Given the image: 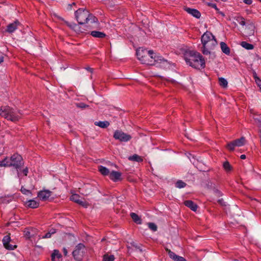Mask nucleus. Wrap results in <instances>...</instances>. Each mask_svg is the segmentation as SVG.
Returning a JSON list of instances; mask_svg holds the SVG:
<instances>
[{
    "instance_id": "obj_32",
    "label": "nucleus",
    "mask_w": 261,
    "mask_h": 261,
    "mask_svg": "<svg viewBox=\"0 0 261 261\" xmlns=\"http://www.w3.org/2000/svg\"><path fill=\"white\" fill-rule=\"evenodd\" d=\"M223 167L226 171H229L231 169V166L228 162L223 163Z\"/></svg>"
},
{
    "instance_id": "obj_17",
    "label": "nucleus",
    "mask_w": 261,
    "mask_h": 261,
    "mask_svg": "<svg viewBox=\"0 0 261 261\" xmlns=\"http://www.w3.org/2000/svg\"><path fill=\"white\" fill-rule=\"evenodd\" d=\"M19 25V22L18 21H15L14 22L9 24L7 26V29L6 31L9 33H13L15 30H16L18 26Z\"/></svg>"
},
{
    "instance_id": "obj_18",
    "label": "nucleus",
    "mask_w": 261,
    "mask_h": 261,
    "mask_svg": "<svg viewBox=\"0 0 261 261\" xmlns=\"http://www.w3.org/2000/svg\"><path fill=\"white\" fill-rule=\"evenodd\" d=\"M186 206L191 208L192 211L196 212L197 208V205L191 200H186L184 202Z\"/></svg>"
},
{
    "instance_id": "obj_42",
    "label": "nucleus",
    "mask_w": 261,
    "mask_h": 261,
    "mask_svg": "<svg viewBox=\"0 0 261 261\" xmlns=\"http://www.w3.org/2000/svg\"><path fill=\"white\" fill-rule=\"evenodd\" d=\"M4 61V57L3 55H0V63L3 62Z\"/></svg>"
},
{
    "instance_id": "obj_27",
    "label": "nucleus",
    "mask_w": 261,
    "mask_h": 261,
    "mask_svg": "<svg viewBox=\"0 0 261 261\" xmlns=\"http://www.w3.org/2000/svg\"><path fill=\"white\" fill-rule=\"evenodd\" d=\"M114 255H109L108 254H105L103 256V261H114L115 259Z\"/></svg>"
},
{
    "instance_id": "obj_7",
    "label": "nucleus",
    "mask_w": 261,
    "mask_h": 261,
    "mask_svg": "<svg viewBox=\"0 0 261 261\" xmlns=\"http://www.w3.org/2000/svg\"><path fill=\"white\" fill-rule=\"evenodd\" d=\"M246 143V140L245 137H242L240 139H236L228 143L226 146V148L232 151L234 150L235 147H241L244 146Z\"/></svg>"
},
{
    "instance_id": "obj_35",
    "label": "nucleus",
    "mask_w": 261,
    "mask_h": 261,
    "mask_svg": "<svg viewBox=\"0 0 261 261\" xmlns=\"http://www.w3.org/2000/svg\"><path fill=\"white\" fill-rule=\"evenodd\" d=\"M71 29H73L75 31L79 32H82L78 30V29L79 28V25H77L75 23H73L72 24L68 25Z\"/></svg>"
},
{
    "instance_id": "obj_23",
    "label": "nucleus",
    "mask_w": 261,
    "mask_h": 261,
    "mask_svg": "<svg viewBox=\"0 0 261 261\" xmlns=\"http://www.w3.org/2000/svg\"><path fill=\"white\" fill-rule=\"evenodd\" d=\"M94 124L96 126H98L99 127L101 128H107L110 125L109 122L108 121H98V122H95Z\"/></svg>"
},
{
    "instance_id": "obj_11",
    "label": "nucleus",
    "mask_w": 261,
    "mask_h": 261,
    "mask_svg": "<svg viewBox=\"0 0 261 261\" xmlns=\"http://www.w3.org/2000/svg\"><path fill=\"white\" fill-rule=\"evenodd\" d=\"M70 200L83 206L84 207H87L89 205V203L85 200H84L78 194H73L70 198Z\"/></svg>"
},
{
    "instance_id": "obj_47",
    "label": "nucleus",
    "mask_w": 261,
    "mask_h": 261,
    "mask_svg": "<svg viewBox=\"0 0 261 261\" xmlns=\"http://www.w3.org/2000/svg\"><path fill=\"white\" fill-rule=\"evenodd\" d=\"M261 2V0H259Z\"/></svg>"
},
{
    "instance_id": "obj_15",
    "label": "nucleus",
    "mask_w": 261,
    "mask_h": 261,
    "mask_svg": "<svg viewBox=\"0 0 261 261\" xmlns=\"http://www.w3.org/2000/svg\"><path fill=\"white\" fill-rule=\"evenodd\" d=\"M110 178L113 181H117L121 180V173L119 172L113 171L109 175Z\"/></svg>"
},
{
    "instance_id": "obj_29",
    "label": "nucleus",
    "mask_w": 261,
    "mask_h": 261,
    "mask_svg": "<svg viewBox=\"0 0 261 261\" xmlns=\"http://www.w3.org/2000/svg\"><path fill=\"white\" fill-rule=\"evenodd\" d=\"M241 44L242 47L247 49H252L253 48V45L252 44L248 43L245 41L242 42Z\"/></svg>"
},
{
    "instance_id": "obj_43",
    "label": "nucleus",
    "mask_w": 261,
    "mask_h": 261,
    "mask_svg": "<svg viewBox=\"0 0 261 261\" xmlns=\"http://www.w3.org/2000/svg\"><path fill=\"white\" fill-rule=\"evenodd\" d=\"M241 159L242 160H244L246 159V155L245 154H242L240 156Z\"/></svg>"
},
{
    "instance_id": "obj_4",
    "label": "nucleus",
    "mask_w": 261,
    "mask_h": 261,
    "mask_svg": "<svg viewBox=\"0 0 261 261\" xmlns=\"http://www.w3.org/2000/svg\"><path fill=\"white\" fill-rule=\"evenodd\" d=\"M0 116L8 120L16 122L21 118L22 114L20 111L9 106H2L0 108Z\"/></svg>"
},
{
    "instance_id": "obj_16",
    "label": "nucleus",
    "mask_w": 261,
    "mask_h": 261,
    "mask_svg": "<svg viewBox=\"0 0 261 261\" xmlns=\"http://www.w3.org/2000/svg\"><path fill=\"white\" fill-rule=\"evenodd\" d=\"M184 10L189 14L196 18H199L201 16V14L199 11L195 9H192L188 7H185Z\"/></svg>"
},
{
    "instance_id": "obj_19",
    "label": "nucleus",
    "mask_w": 261,
    "mask_h": 261,
    "mask_svg": "<svg viewBox=\"0 0 261 261\" xmlns=\"http://www.w3.org/2000/svg\"><path fill=\"white\" fill-rule=\"evenodd\" d=\"M39 205V203L35 200H30L27 202V206L32 208H37Z\"/></svg>"
},
{
    "instance_id": "obj_14",
    "label": "nucleus",
    "mask_w": 261,
    "mask_h": 261,
    "mask_svg": "<svg viewBox=\"0 0 261 261\" xmlns=\"http://www.w3.org/2000/svg\"><path fill=\"white\" fill-rule=\"evenodd\" d=\"M167 252L170 257L174 261H187L186 259L182 256L175 254V253L171 251L170 249H167Z\"/></svg>"
},
{
    "instance_id": "obj_39",
    "label": "nucleus",
    "mask_w": 261,
    "mask_h": 261,
    "mask_svg": "<svg viewBox=\"0 0 261 261\" xmlns=\"http://www.w3.org/2000/svg\"><path fill=\"white\" fill-rule=\"evenodd\" d=\"M244 2L247 5H251L252 3V0H244Z\"/></svg>"
},
{
    "instance_id": "obj_20",
    "label": "nucleus",
    "mask_w": 261,
    "mask_h": 261,
    "mask_svg": "<svg viewBox=\"0 0 261 261\" xmlns=\"http://www.w3.org/2000/svg\"><path fill=\"white\" fill-rule=\"evenodd\" d=\"M91 35L95 38H102L106 37V34L99 31H92L90 33Z\"/></svg>"
},
{
    "instance_id": "obj_45",
    "label": "nucleus",
    "mask_w": 261,
    "mask_h": 261,
    "mask_svg": "<svg viewBox=\"0 0 261 261\" xmlns=\"http://www.w3.org/2000/svg\"><path fill=\"white\" fill-rule=\"evenodd\" d=\"M87 69H88L89 71H90V72H92V68H88Z\"/></svg>"
},
{
    "instance_id": "obj_9",
    "label": "nucleus",
    "mask_w": 261,
    "mask_h": 261,
    "mask_svg": "<svg viewBox=\"0 0 261 261\" xmlns=\"http://www.w3.org/2000/svg\"><path fill=\"white\" fill-rule=\"evenodd\" d=\"M113 137L121 142H127L132 138L131 136L119 130H116L114 132Z\"/></svg>"
},
{
    "instance_id": "obj_26",
    "label": "nucleus",
    "mask_w": 261,
    "mask_h": 261,
    "mask_svg": "<svg viewBox=\"0 0 261 261\" xmlns=\"http://www.w3.org/2000/svg\"><path fill=\"white\" fill-rule=\"evenodd\" d=\"M130 216L135 222H136L137 224L141 223V219L139 218V217L136 214H135L134 213H132L130 214Z\"/></svg>"
},
{
    "instance_id": "obj_38",
    "label": "nucleus",
    "mask_w": 261,
    "mask_h": 261,
    "mask_svg": "<svg viewBox=\"0 0 261 261\" xmlns=\"http://www.w3.org/2000/svg\"><path fill=\"white\" fill-rule=\"evenodd\" d=\"M239 23L242 25H245V21L243 18H241V21L239 22Z\"/></svg>"
},
{
    "instance_id": "obj_10",
    "label": "nucleus",
    "mask_w": 261,
    "mask_h": 261,
    "mask_svg": "<svg viewBox=\"0 0 261 261\" xmlns=\"http://www.w3.org/2000/svg\"><path fill=\"white\" fill-rule=\"evenodd\" d=\"M12 241L11 239L10 234L5 236L3 239V243L4 247L9 250H13L17 248L16 245L12 244Z\"/></svg>"
},
{
    "instance_id": "obj_21",
    "label": "nucleus",
    "mask_w": 261,
    "mask_h": 261,
    "mask_svg": "<svg viewBox=\"0 0 261 261\" xmlns=\"http://www.w3.org/2000/svg\"><path fill=\"white\" fill-rule=\"evenodd\" d=\"M220 46L222 51L224 54L226 55H229L230 54V49L225 43L221 42L220 43Z\"/></svg>"
},
{
    "instance_id": "obj_31",
    "label": "nucleus",
    "mask_w": 261,
    "mask_h": 261,
    "mask_svg": "<svg viewBox=\"0 0 261 261\" xmlns=\"http://www.w3.org/2000/svg\"><path fill=\"white\" fill-rule=\"evenodd\" d=\"M186 184L181 180H178L175 184L176 187L178 188H184L186 186Z\"/></svg>"
},
{
    "instance_id": "obj_33",
    "label": "nucleus",
    "mask_w": 261,
    "mask_h": 261,
    "mask_svg": "<svg viewBox=\"0 0 261 261\" xmlns=\"http://www.w3.org/2000/svg\"><path fill=\"white\" fill-rule=\"evenodd\" d=\"M149 228L152 230L155 231L157 230L156 225L153 223H148Z\"/></svg>"
},
{
    "instance_id": "obj_30",
    "label": "nucleus",
    "mask_w": 261,
    "mask_h": 261,
    "mask_svg": "<svg viewBox=\"0 0 261 261\" xmlns=\"http://www.w3.org/2000/svg\"><path fill=\"white\" fill-rule=\"evenodd\" d=\"M253 77L255 80V83L259 87L261 90V80L257 76V74L256 72L253 73Z\"/></svg>"
},
{
    "instance_id": "obj_28",
    "label": "nucleus",
    "mask_w": 261,
    "mask_h": 261,
    "mask_svg": "<svg viewBox=\"0 0 261 261\" xmlns=\"http://www.w3.org/2000/svg\"><path fill=\"white\" fill-rule=\"evenodd\" d=\"M219 83L220 85L223 88L227 87V81L223 77L219 78Z\"/></svg>"
},
{
    "instance_id": "obj_41",
    "label": "nucleus",
    "mask_w": 261,
    "mask_h": 261,
    "mask_svg": "<svg viewBox=\"0 0 261 261\" xmlns=\"http://www.w3.org/2000/svg\"><path fill=\"white\" fill-rule=\"evenodd\" d=\"M63 253H64L65 256H66L67 255V253H68L67 250L66 248H63Z\"/></svg>"
},
{
    "instance_id": "obj_2",
    "label": "nucleus",
    "mask_w": 261,
    "mask_h": 261,
    "mask_svg": "<svg viewBox=\"0 0 261 261\" xmlns=\"http://www.w3.org/2000/svg\"><path fill=\"white\" fill-rule=\"evenodd\" d=\"M185 60L190 66L196 69H202L205 67V60L200 53L195 51H189L185 54Z\"/></svg>"
},
{
    "instance_id": "obj_40",
    "label": "nucleus",
    "mask_w": 261,
    "mask_h": 261,
    "mask_svg": "<svg viewBox=\"0 0 261 261\" xmlns=\"http://www.w3.org/2000/svg\"><path fill=\"white\" fill-rule=\"evenodd\" d=\"M22 172L25 176H27L28 173V169L27 168H25L23 170Z\"/></svg>"
},
{
    "instance_id": "obj_6",
    "label": "nucleus",
    "mask_w": 261,
    "mask_h": 261,
    "mask_svg": "<svg viewBox=\"0 0 261 261\" xmlns=\"http://www.w3.org/2000/svg\"><path fill=\"white\" fill-rule=\"evenodd\" d=\"M75 16L76 20L80 24L87 23L88 21L95 22L96 18L91 14L87 9L80 8L75 12Z\"/></svg>"
},
{
    "instance_id": "obj_12",
    "label": "nucleus",
    "mask_w": 261,
    "mask_h": 261,
    "mask_svg": "<svg viewBox=\"0 0 261 261\" xmlns=\"http://www.w3.org/2000/svg\"><path fill=\"white\" fill-rule=\"evenodd\" d=\"M250 111H251V114H252V117L255 121V123L258 128L259 136H260V135H261V114H258L256 113H253V110H251Z\"/></svg>"
},
{
    "instance_id": "obj_37",
    "label": "nucleus",
    "mask_w": 261,
    "mask_h": 261,
    "mask_svg": "<svg viewBox=\"0 0 261 261\" xmlns=\"http://www.w3.org/2000/svg\"><path fill=\"white\" fill-rule=\"evenodd\" d=\"M207 5L214 8L216 10L219 11V9L217 8V5L216 4L214 3H208Z\"/></svg>"
},
{
    "instance_id": "obj_8",
    "label": "nucleus",
    "mask_w": 261,
    "mask_h": 261,
    "mask_svg": "<svg viewBox=\"0 0 261 261\" xmlns=\"http://www.w3.org/2000/svg\"><path fill=\"white\" fill-rule=\"evenodd\" d=\"M85 252V246L82 244H78L72 252L73 256L77 261H81Z\"/></svg>"
},
{
    "instance_id": "obj_46",
    "label": "nucleus",
    "mask_w": 261,
    "mask_h": 261,
    "mask_svg": "<svg viewBox=\"0 0 261 261\" xmlns=\"http://www.w3.org/2000/svg\"><path fill=\"white\" fill-rule=\"evenodd\" d=\"M75 5V3H72V5Z\"/></svg>"
},
{
    "instance_id": "obj_3",
    "label": "nucleus",
    "mask_w": 261,
    "mask_h": 261,
    "mask_svg": "<svg viewBox=\"0 0 261 261\" xmlns=\"http://www.w3.org/2000/svg\"><path fill=\"white\" fill-rule=\"evenodd\" d=\"M136 54L138 59L143 63L147 65H153L156 61V56L151 50L139 48L137 50Z\"/></svg>"
},
{
    "instance_id": "obj_22",
    "label": "nucleus",
    "mask_w": 261,
    "mask_h": 261,
    "mask_svg": "<svg viewBox=\"0 0 261 261\" xmlns=\"http://www.w3.org/2000/svg\"><path fill=\"white\" fill-rule=\"evenodd\" d=\"M128 160L132 161H135L137 162H141L143 161V158L138 154H135L132 156L128 157Z\"/></svg>"
},
{
    "instance_id": "obj_44",
    "label": "nucleus",
    "mask_w": 261,
    "mask_h": 261,
    "mask_svg": "<svg viewBox=\"0 0 261 261\" xmlns=\"http://www.w3.org/2000/svg\"><path fill=\"white\" fill-rule=\"evenodd\" d=\"M25 235L28 237V238H30V232L29 231H27L26 233H25Z\"/></svg>"
},
{
    "instance_id": "obj_34",
    "label": "nucleus",
    "mask_w": 261,
    "mask_h": 261,
    "mask_svg": "<svg viewBox=\"0 0 261 261\" xmlns=\"http://www.w3.org/2000/svg\"><path fill=\"white\" fill-rule=\"evenodd\" d=\"M21 192L23 194H25V195H31V191L29 190H27L25 188H24V187H22L21 188V190H20Z\"/></svg>"
},
{
    "instance_id": "obj_1",
    "label": "nucleus",
    "mask_w": 261,
    "mask_h": 261,
    "mask_svg": "<svg viewBox=\"0 0 261 261\" xmlns=\"http://www.w3.org/2000/svg\"><path fill=\"white\" fill-rule=\"evenodd\" d=\"M202 44L201 51L205 55L213 54L214 50L217 47L218 43L215 36L210 32L206 31L201 37Z\"/></svg>"
},
{
    "instance_id": "obj_5",
    "label": "nucleus",
    "mask_w": 261,
    "mask_h": 261,
    "mask_svg": "<svg viewBox=\"0 0 261 261\" xmlns=\"http://www.w3.org/2000/svg\"><path fill=\"white\" fill-rule=\"evenodd\" d=\"M23 165L21 156L17 153L12 155L10 158H6L0 161L1 167L13 166L16 169H19Z\"/></svg>"
},
{
    "instance_id": "obj_36",
    "label": "nucleus",
    "mask_w": 261,
    "mask_h": 261,
    "mask_svg": "<svg viewBox=\"0 0 261 261\" xmlns=\"http://www.w3.org/2000/svg\"><path fill=\"white\" fill-rule=\"evenodd\" d=\"M55 233V231L54 230V231H49L48 232L46 233L45 236H43L42 237V238L43 239H47V238H50L51 236V234H54Z\"/></svg>"
},
{
    "instance_id": "obj_25",
    "label": "nucleus",
    "mask_w": 261,
    "mask_h": 261,
    "mask_svg": "<svg viewBox=\"0 0 261 261\" xmlns=\"http://www.w3.org/2000/svg\"><path fill=\"white\" fill-rule=\"evenodd\" d=\"M51 257L52 261H56V258L59 259L60 257H61V254L60 253L58 250H55L51 254Z\"/></svg>"
},
{
    "instance_id": "obj_24",
    "label": "nucleus",
    "mask_w": 261,
    "mask_h": 261,
    "mask_svg": "<svg viewBox=\"0 0 261 261\" xmlns=\"http://www.w3.org/2000/svg\"><path fill=\"white\" fill-rule=\"evenodd\" d=\"M98 171L100 172L101 174L103 175H109L110 172L108 169L106 167H103L102 166H100L98 167Z\"/></svg>"
},
{
    "instance_id": "obj_13",
    "label": "nucleus",
    "mask_w": 261,
    "mask_h": 261,
    "mask_svg": "<svg viewBox=\"0 0 261 261\" xmlns=\"http://www.w3.org/2000/svg\"><path fill=\"white\" fill-rule=\"evenodd\" d=\"M51 192L49 190H44L38 193V197L42 201H46L51 196Z\"/></svg>"
}]
</instances>
